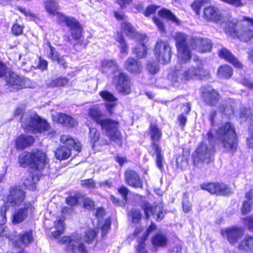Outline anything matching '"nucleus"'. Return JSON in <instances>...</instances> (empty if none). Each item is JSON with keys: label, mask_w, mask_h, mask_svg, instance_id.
Listing matches in <instances>:
<instances>
[{"label": "nucleus", "mask_w": 253, "mask_h": 253, "mask_svg": "<svg viewBox=\"0 0 253 253\" xmlns=\"http://www.w3.org/2000/svg\"><path fill=\"white\" fill-rule=\"evenodd\" d=\"M87 113L91 120L100 126L101 129L106 133L105 134H101L95 127L89 128L88 136L92 148L96 146L109 145L110 143L107 136L110 141L118 142L120 146L122 145L123 136L119 129L120 123L118 121L109 118L102 119L103 114L98 108L91 107L88 109Z\"/></svg>", "instance_id": "nucleus-1"}, {"label": "nucleus", "mask_w": 253, "mask_h": 253, "mask_svg": "<svg viewBox=\"0 0 253 253\" xmlns=\"http://www.w3.org/2000/svg\"><path fill=\"white\" fill-rule=\"evenodd\" d=\"M19 165L26 168L29 167L30 169L29 177L23 180V184L25 188L34 191L36 189V183L40 180V175L38 172H42L47 163L46 154L42 150L36 149L31 152L24 151L18 157Z\"/></svg>", "instance_id": "nucleus-2"}, {"label": "nucleus", "mask_w": 253, "mask_h": 253, "mask_svg": "<svg viewBox=\"0 0 253 253\" xmlns=\"http://www.w3.org/2000/svg\"><path fill=\"white\" fill-rule=\"evenodd\" d=\"M253 18L246 16L240 20H228L225 22L224 31L233 39L243 42H248L253 39Z\"/></svg>", "instance_id": "nucleus-3"}, {"label": "nucleus", "mask_w": 253, "mask_h": 253, "mask_svg": "<svg viewBox=\"0 0 253 253\" xmlns=\"http://www.w3.org/2000/svg\"><path fill=\"white\" fill-rule=\"evenodd\" d=\"M45 8L47 12L50 14H56L57 22L60 25L64 24L71 31V35L75 41L80 40L83 35V28L79 21L75 17L66 16L63 13L56 11L58 6L53 0H47Z\"/></svg>", "instance_id": "nucleus-4"}, {"label": "nucleus", "mask_w": 253, "mask_h": 253, "mask_svg": "<svg viewBox=\"0 0 253 253\" xmlns=\"http://www.w3.org/2000/svg\"><path fill=\"white\" fill-rule=\"evenodd\" d=\"M216 138L222 147L234 154L239 148V137L232 123L226 122L221 124L215 131Z\"/></svg>", "instance_id": "nucleus-5"}, {"label": "nucleus", "mask_w": 253, "mask_h": 253, "mask_svg": "<svg viewBox=\"0 0 253 253\" xmlns=\"http://www.w3.org/2000/svg\"><path fill=\"white\" fill-rule=\"evenodd\" d=\"M147 134L151 140L150 147L153 152H150L151 155L156 157V165L160 170L164 169L163 163L165 162L164 154L159 142L161 140L163 132L156 123H151L147 130Z\"/></svg>", "instance_id": "nucleus-6"}, {"label": "nucleus", "mask_w": 253, "mask_h": 253, "mask_svg": "<svg viewBox=\"0 0 253 253\" xmlns=\"http://www.w3.org/2000/svg\"><path fill=\"white\" fill-rule=\"evenodd\" d=\"M21 126L25 131L34 134L42 133L49 130L50 124L37 113L31 114L21 118Z\"/></svg>", "instance_id": "nucleus-7"}, {"label": "nucleus", "mask_w": 253, "mask_h": 253, "mask_svg": "<svg viewBox=\"0 0 253 253\" xmlns=\"http://www.w3.org/2000/svg\"><path fill=\"white\" fill-rule=\"evenodd\" d=\"M175 40L178 59L183 63L189 62L192 58V52L187 42V36L182 33H178L175 35Z\"/></svg>", "instance_id": "nucleus-8"}, {"label": "nucleus", "mask_w": 253, "mask_h": 253, "mask_svg": "<svg viewBox=\"0 0 253 253\" xmlns=\"http://www.w3.org/2000/svg\"><path fill=\"white\" fill-rule=\"evenodd\" d=\"M154 54L157 61L163 65L169 63L172 55V47L166 40H158L154 48Z\"/></svg>", "instance_id": "nucleus-9"}, {"label": "nucleus", "mask_w": 253, "mask_h": 253, "mask_svg": "<svg viewBox=\"0 0 253 253\" xmlns=\"http://www.w3.org/2000/svg\"><path fill=\"white\" fill-rule=\"evenodd\" d=\"M200 98L204 104L211 107H216L221 99L219 91L211 85H203L200 89Z\"/></svg>", "instance_id": "nucleus-10"}, {"label": "nucleus", "mask_w": 253, "mask_h": 253, "mask_svg": "<svg viewBox=\"0 0 253 253\" xmlns=\"http://www.w3.org/2000/svg\"><path fill=\"white\" fill-rule=\"evenodd\" d=\"M210 77L209 71L205 69L203 64L200 63L196 67L192 66L187 68L181 73V83L185 84L196 79L203 80Z\"/></svg>", "instance_id": "nucleus-11"}, {"label": "nucleus", "mask_w": 253, "mask_h": 253, "mask_svg": "<svg viewBox=\"0 0 253 253\" xmlns=\"http://www.w3.org/2000/svg\"><path fill=\"white\" fill-rule=\"evenodd\" d=\"M211 150L204 142L202 141L192 154V164L197 167L200 164H209L211 162Z\"/></svg>", "instance_id": "nucleus-12"}, {"label": "nucleus", "mask_w": 253, "mask_h": 253, "mask_svg": "<svg viewBox=\"0 0 253 253\" xmlns=\"http://www.w3.org/2000/svg\"><path fill=\"white\" fill-rule=\"evenodd\" d=\"M113 15L118 21L125 20L121 23L120 26L121 31L123 32L127 37L133 40L140 37V34L136 30L134 27L130 22L126 20L127 16L123 12L114 11Z\"/></svg>", "instance_id": "nucleus-13"}, {"label": "nucleus", "mask_w": 253, "mask_h": 253, "mask_svg": "<svg viewBox=\"0 0 253 253\" xmlns=\"http://www.w3.org/2000/svg\"><path fill=\"white\" fill-rule=\"evenodd\" d=\"M113 82L118 92L124 95L131 92V79L129 76L124 72H120L113 77Z\"/></svg>", "instance_id": "nucleus-14"}, {"label": "nucleus", "mask_w": 253, "mask_h": 253, "mask_svg": "<svg viewBox=\"0 0 253 253\" xmlns=\"http://www.w3.org/2000/svg\"><path fill=\"white\" fill-rule=\"evenodd\" d=\"M200 188L211 195L227 196L232 193L230 187L223 182H204L200 184Z\"/></svg>", "instance_id": "nucleus-15"}, {"label": "nucleus", "mask_w": 253, "mask_h": 253, "mask_svg": "<svg viewBox=\"0 0 253 253\" xmlns=\"http://www.w3.org/2000/svg\"><path fill=\"white\" fill-rule=\"evenodd\" d=\"M29 79L25 78L14 73H11L6 79L5 85L11 92H17L28 87Z\"/></svg>", "instance_id": "nucleus-16"}, {"label": "nucleus", "mask_w": 253, "mask_h": 253, "mask_svg": "<svg viewBox=\"0 0 253 253\" xmlns=\"http://www.w3.org/2000/svg\"><path fill=\"white\" fill-rule=\"evenodd\" d=\"M77 241L73 239L71 236L66 235L61 237L58 243L62 245H66L65 250L70 253H88V250L85 244L80 242L76 244Z\"/></svg>", "instance_id": "nucleus-17"}, {"label": "nucleus", "mask_w": 253, "mask_h": 253, "mask_svg": "<svg viewBox=\"0 0 253 253\" xmlns=\"http://www.w3.org/2000/svg\"><path fill=\"white\" fill-rule=\"evenodd\" d=\"M220 234L225 238L228 243L232 246L237 244L244 235V230L241 227L233 225L220 231Z\"/></svg>", "instance_id": "nucleus-18"}, {"label": "nucleus", "mask_w": 253, "mask_h": 253, "mask_svg": "<svg viewBox=\"0 0 253 253\" xmlns=\"http://www.w3.org/2000/svg\"><path fill=\"white\" fill-rule=\"evenodd\" d=\"M26 198V193L23 190L16 186L10 188L8 194L6 196L5 204H8L11 206H19L24 201Z\"/></svg>", "instance_id": "nucleus-19"}, {"label": "nucleus", "mask_w": 253, "mask_h": 253, "mask_svg": "<svg viewBox=\"0 0 253 253\" xmlns=\"http://www.w3.org/2000/svg\"><path fill=\"white\" fill-rule=\"evenodd\" d=\"M142 208L144 212L145 218L148 220L150 217V214L152 215L156 213V220L161 221L165 217V212L163 207L158 204L151 205L148 202H143Z\"/></svg>", "instance_id": "nucleus-20"}, {"label": "nucleus", "mask_w": 253, "mask_h": 253, "mask_svg": "<svg viewBox=\"0 0 253 253\" xmlns=\"http://www.w3.org/2000/svg\"><path fill=\"white\" fill-rule=\"evenodd\" d=\"M190 45L193 49H196L199 52L206 53L211 50L213 43L207 38L194 37L191 40Z\"/></svg>", "instance_id": "nucleus-21"}, {"label": "nucleus", "mask_w": 253, "mask_h": 253, "mask_svg": "<svg viewBox=\"0 0 253 253\" xmlns=\"http://www.w3.org/2000/svg\"><path fill=\"white\" fill-rule=\"evenodd\" d=\"M35 210L34 206L31 202L24 204V207L18 209L12 215V222L18 224L25 220L29 214H33Z\"/></svg>", "instance_id": "nucleus-22"}, {"label": "nucleus", "mask_w": 253, "mask_h": 253, "mask_svg": "<svg viewBox=\"0 0 253 253\" xmlns=\"http://www.w3.org/2000/svg\"><path fill=\"white\" fill-rule=\"evenodd\" d=\"M126 183L134 189H143V181L137 171L131 169H127L124 173Z\"/></svg>", "instance_id": "nucleus-23"}, {"label": "nucleus", "mask_w": 253, "mask_h": 253, "mask_svg": "<svg viewBox=\"0 0 253 253\" xmlns=\"http://www.w3.org/2000/svg\"><path fill=\"white\" fill-rule=\"evenodd\" d=\"M34 240L32 230L24 231L18 234L17 239L12 242L14 247L20 249L22 246L28 247Z\"/></svg>", "instance_id": "nucleus-24"}, {"label": "nucleus", "mask_w": 253, "mask_h": 253, "mask_svg": "<svg viewBox=\"0 0 253 253\" xmlns=\"http://www.w3.org/2000/svg\"><path fill=\"white\" fill-rule=\"evenodd\" d=\"M203 17L207 22L218 23L222 20V15L218 7L210 5L204 8Z\"/></svg>", "instance_id": "nucleus-25"}, {"label": "nucleus", "mask_w": 253, "mask_h": 253, "mask_svg": "<svg viewBox=\"0 0 253 253\" xmlns=\"http://www.w3.org/2000/svg\"><path fill=\"white\" fill-rule=\"evenodd\" d=\"M217 54L220 59H224L225 61L231 64L235 68L237 69L243 68L241 62L227 48L222 47L218 51Z\"/></svg>", "instance_id": "nucleus-26"}, {"label": "nucleus", "mask_w": 253, "mask_h": 253, "mask_svg": "<svg viewBox=\"0 0 253 253\" xmlns=\"http://www.w3.org/2000/svg\"><path fill=\"white\" fill-rule=\"evenodd\" d=\"M138 59L133 57H128L125 61L124 69L131 74H140L142 70V66L141 62Z\"/></svg>", "instance_id": "nucleus-27"}, {"label": "nucleus", "mask_w": 253, "mask_h": 253, "mask_svg": "<svg viewBox=\"0 0 253 253\" xmlns=\"http://www.w3.org/2000/svg\"><path fill=\"white\" fill-rule=\"evenodd\" d=\"M35 141V139L33 136L21 134L14 140L15 148L17 150H23L32 146Z\"/></svg>", "instance_id": "nucleus-28"}, {"label": "nucleus", "mask_w": 253, "mask_h": 253, "mask_svg": "<svg viewBox=\"0 0 253 253\" xmlns=\"http://www.w3.org/2000/svg\"><path fill=\"white\" fill-rule=\"evenodd\" d=\"M57 122L62 126L73 128L78 125V121L72 116L64 113L57 114Z\"/></svg>", "instance_id": "nucleus-29"}, {"label": "nucleus", "mask_w": 253, "mask_h": 253, "mask_svg": "<svg viewBox=\"0 0 253 253\" xmlns=\"http://www.w3.org/2000/svg\"><path fill=\"white\" fill-rule=\"evenodd\" d=\"M157 226L154 223L151 222L147 228L146 232L138 241V244L136 247V251L137 253H148L145 249V241L147 239L149 234L154 230H156Z\"/></svg>", "instance_id": "nucleus-30"}, {"label": "nucleus", "mask_w": 253, "mask_h": 253, "mask_svg": "<svg viewBox=\"0 0 253 253\" xmlns=\"http://www.w3.org/2000/svg\"><path fill=\"white\" fill-rule=\"evenodd\" d=\"M246 200L243 201L240 211L242 215L249 214L253 209V190L250 189L245 194Z\"/></svg>", "instance_id": "nucleus-31"}, {"label": "nucleus", "mask_w": 253, "mask_h": 253, "mask_svg": "<svg viewBox=\"0 0 253 253\" xmlns=\"http://www.w3.org/2000/svg\"><path fill=\"white\" fill-rule=\"evenodd\" d=\"M60 141L63 144L62 146H66L67 148H71V149L73 148L78 152H81L82 151L80 142L76 141L71 136L66 134L61 135Z\"/></svg>", "instance_id": "nucleus-32"}, {"label": "nucleus", "mask_w": 253, "mask_h": 253, "mask_svg": "<svg viewBox=\"0 0 253 253\" xmlns=\"http://www.w3.org/2000/svg\"><path fill=\"white\" fill-rule=\"evenodd\" d=\"M237 248L243 253H253V236H246L239 243Z\"/></svg>", "instance_id": "nucleus-33"}, {"label": "nucleus", "mask_w": 253, "mask_h": 253, "mask_svg": "<svg viewBox=\"0 0 253 253\" xmlns=\"http://www.w3.org/2000/svg\"><path fill=\"white\" fill-rule=\"evenodd\" d=\"M122 31H117L115 33L114 40L119 43L120 52L125 55L128 53L129 46L124 36Z\"/></svg>", "instance_id": "nucleus-34"}, {"label": "nucleus", "mask_w": 253, "mask_h": 253, "mask_svg": "<svg viewBox=\"0 0 253 253\" xmlns=\"http://www.w3.org/2000/svg\"><path fill=\"white\" fill-rule=\"evenodd\" d=\"M122 31H117L115 33L114 40L119 43L120 52L125 55L128 53L129 46L124 36Z\"/></svg>", "instance_id": "nucleus-35"}, {"label": "nucleus", "mask_w": 253, "mask_h": 253, "mask_svg": "<svg viewBox=\"0 0 253 253\" xmlns=\"http://www.w3.org/2000/svg\"><path fill=\"white\" fill-rule=\"evenodd\" d=\"M158 14L160 17L165 19L179 26L181 24L180 20L169 10L166 8H162L158 11Z\"/></svg>", "instance_id": "nucleus-36"}, {"label": "nucleus", "mask_w": 253, "mask_h": 253, "mask_svg": "<svg viewBox=\"0 0 253 253\" xmlns=\"http://www.w3.org/2000/svg\"><path fill=\"white\" fill-rule=\"evenodd\" d=\"M151 241L155 248L164 247L168 244V239L166 235L158 232L152 236Z\"/></svg>", "instance_id": "nucleus-37"}, {"label": "nucleus", "mask_w": 253, "mask_h": 253, "mask_svg": "<svg viewBox=\"0 0 253 253\" xmlns=\"http://www.w3.org/2000/svg\"><path fill=\"white\" fill-rule=\"evenodd\" d=\"M71 148L60 145L55 151V157L60 161L68 159L71 155Z\"/></svg>", "instance_id": "nucleus-38"}, {"label": "nucleus", "mask_w": 253, "mask_h": 253, "mask_svg": "<svg viewBox=\"0 0 253 253\" xmlns=\"http://www.w3.org/2000/svg\"><path fill=\"white\" fill-rule=\"evenodd\" d=\"M147 51V47L143 42L137 43L135 46L132 49V53L135 55L136 58L138 59L146 58Z\"/></svg>", "instance_id": "nucleus-39"}, {"label": "nucleus", "mask_w": 253, "mask_h": 253, "mask_svg": "<svg viewBox=\"0 0 253 253\" xmlns=\"http://www.w3.org/2000/svg\"><path fill=\"white\" fill-rule=\"evenodd\" d=\"M233 70L231 66L227 64L220 65L217 71V75L218 77L224 79H229L233 75Z\"/></svg>", "instance_id": "nucleus-40"}, {"label": "nucleus", "mask_w": 253, "mask_h": 253, "mask_svg": "<svg viewBox=\"0 0 253 253\" xmlns=\"http://www.w3.org/2000/svg\"><path fill=\"white\" fill-rule=\"evenodd\" d=\"M69 80L65 77L60 76L52 79L47 86L49 87H63L68 85Z\"/></svg>", "instance_id": "nucleus-41"}, {"label": "nucleus", "mask_w": 253, "mask_h": 253, "mask_svg": "<svg viewBox=\"0 0 253 253\" xmlns=\"http://www.w3.org/2000/svg\"><path fill=\"white\" fill-rule=\"evenodd\" d=\"M98 230L96 228H88L84 231V242L87 244H91L98 235Z\"/></svg>", "instance_id": "nucleus-42"}, {"label": "nucleus", "mask_w": 253, "mask_h": 253, "mask_svg": "<svg viewBox=\"0 0 253 253\" xmlns=\"http://www.w3.org/2000/svg\"><path fill=\"white\" fill-rule=\"evenodd\" d=\"M55 226L57 228H60V229L52 232L51 234L53 238L58 239L63 233L64 231L65 227L63 220L61 218L57 219L56 221Z\"/></svg>", "instance_id": "nucleus-43"}, {"label": "nucleus", "mask_w": 253, "mask_h": 253, "mask_svg": "<svg viewBox=\"0 0 253 253\" xmlns=\"http://www.w3.org/2000/svg\"><path fill=\"white\" fill-rule=\"evenodd\" d=\"M128 215L131 218L132 223L138 224L141 220L142 215L139 209H132L128 212Z\"/></svg>", "instance_id": "nucleus-44"}, {"label": "nucleus", "mask_w": 253, "mask_h": 253, "mask_svg": "<svg viewBox=\"0 0 253 253\" xmlns=\"http://www.w3.org/2000/svg\"><path fill=\"white\" fill-rule=\"evenodd\" d=\"M24 28V25L18 24L16 19L11 27V34L15 37L19 36L23 34Z\"/></svg>", "instance_id": "nucleus-45"}, {"label": "nucleus", "mask_w": 253, "mask_h": 253, "mask_svg": "<svg viewBox=\"0 0 253 253\" xmlns=\"http://www.w3.org/2000/svg\"><path fill=\"white\" fill-rule=\"evenodd\" d=\"M207 3L206 0H196L191 3V6L195 14L197 15H199L202 7Z\"/></svg>", "instance_id": "nucleus-46"}, {"label": "nucleus", "mask_w": 253, "mask_h": 253, "mask_svg": "<svg viewBox=\"0 0 253 253\" xmlns=\"http://www.w3.org/2000/svg\"><path fill=\"white\" fill-rule=\"evenodd\" d=\"M169 77L172 84L181 83V73L179 69H174L169 74Z\"/></svg>", "instance_id": "nucleus-47"}, {"label": "nucleus", "mask_w": 253, "mask_h": 253, "mask_svg": "<svg viewBox=\"0 0 253 253\" xmlns=\"http://www.w3.org/2000/svg\"><path fill=\"white\" fill-rule=\"evenodd\" d=\"M99 95L104 100L108 102H116L118 100L117 97L107 90L101 91Z\"/></svg>", "instance_id": "nucleus-48"}, {"label": "nucleus", "mask_w": 253, "mask_h": 253, "mask_svg": "<svg viewBox=\"0 0 253 253\" xmlns=\"http://www.w3.org/2000/svg\"><path fill=\"white\" fill-rule=\"evenodd\" d=\"M9 205L4 203L0 207V224H5L7 221L6 212L9 209Z\"/></svg>", "instance_id": "nucleus-49"}, {"label": "nucleus", "mask_w": 253, "mask_h": 253, "mask_svg": "<svg viewBox=\"0 0 253 253\" xmlns=\"http://www.w3.org/2000/svg\"><path fill=\"white\" fill-rule=\"evenodd\" d=\"M80 184L82 187L86 189H94L96 187V183L91 178L81 180Z\"/></svg>", "instance_id": "nucleus-50"}, {"label": "nucleus", "mask_w": 253, "mask_h": 253, "mask_svg": "<svg viewBox=\"0 0 253 253\" xmlns=\"http://www.w3.org/2000/svg\"><path fill=\"white\" fill-rule=\"evenodd\" d=\"M76 195H79L69 196L67 197L65 199L66 203L72 207L78 205L79 199L83 198L84 196L79 194H76Z\"/></svg>", "instance_id": "nucleus-51"}, {"label": "nucleus", "mask_w": 253, "mask_h": 253, "mask_svg": "<svg viewBox=\"0 0 253 253\" xmlns=\"http://www.w3.org/2000/svg\"><path fill=\"white\" fill-rule=\"evenodd\" d=\"M160 5L151 4L146 7L143 11V15L146 17H149L151 15L155 14L157 10L160 7Z\"/></svg>", "instance_id": "nucleus-52"}, {"label": "nucleus", "mask_w": 253, "mask_h": 253, "mask_svg": "<svg viewBox=\"0 0 253 253\" xmlns=\"http://www.w3.org/2000/svg\"><path fill=\"white\" fill-rule=\"evenodd\" d=\"M117 191L122 196L123 200L127 203L129 193L128 188L126 186L122 185L117 188Z\"/></svg>", "instance_id": "nucleus-53"}, {"label": "nucleus", "mask_w": 253, "mask_h": 253, "mask_svg": "<svg viewBox=\"0 0 253 253\" xmlns=\"http://www.w3.org/2000/svg\"><path fill=\"white\" fill-rule=\"evenodd\" d=\"M46 45L49 48V51L47 55V57L52 61L60 54L49 41L46 42Z\"/></svg>", "instance_id": "nucleus-54"}, {"label": "nucleus", "mask_w": 253, "mask_h": 253, "mask_svg": "<svg viewBox=\"0 0 253 253\" xmlns=\"http://www.w3.org/2000/svg\"><path fill=\"white\" fill-rule=\"evenodd\" d=\"M83 207L87 210L91 211L95 209V202L88 197H83Z\"/></svg>", "instance_id": "nucleus-55"}, {"label": "nucleus", "mask_w": 253, "mask_h": 253, "mask_svg": "<svg viewBox=\"0 0 253 253\" xmlns=\"http://www.w3.org/2000/svg\"><path fill=\"white\" fill-rule=\"evenodd\" d=\"M111 222L109 218L106 219L101 227V236L104 237L106 236L111 228Z\"/></svg>", "instance_id": "nucleus-56"}, {"label": "nucleus", "mask_w": 253, "mask_h": 253, "mask_svg": "<svg viewBox=\"0 0 253 253\" xmlns=\"http://www.w3.org/2000/svg\"><path fill=\"white\" fill-rule=\"evenodd\" d=\"M109 198L115 206L125 208L126 205V202H124L123 200H122L119 198L116 197L114 195H110Z\"/></svg>", "instance_id": "nucleus-57"}, {"label": "nucleus", "mask_w": 253, "mask_h": 253, "mask_svg": "<svg viewBox=\"0 0 253 253\" xmlns=\"http://www.w3.org/2000/svg\"><path fill=\"white\" fill-rule=\"evenodd\" d=\"M148 72L151 74H155L159 71L158 65L153 62H149L146 65Z\"/></svg>", "instance_id": "nucleus-58"}, {"label": "nucleus", "mask_w": 253, "mask_h": 253, "mask_svg": "<svg viewBox=\"0 0 253 253\" xmlns=\"http://www.w3.org/2000/svg\"><path fill=\"white\" fill-rule=\"evenodd\" d=\"M38 58L39 62L36 68L42 71L47 70L48 67V62L45 59H43L41 56H40Z\"/></svg>", "instance_id": "nucleus-59"}, {"label": "nucleus", "mask_w": 253, "mask_h": 253, "mask_svg": "<svg viewBox=\"0 0 253 253\" xmlns=\"http://www.w3.org/2000/svg\"><path fill=\"white\" fill-rule=\"evenodd\" d=\"M65 55L61 56L59 54L52 62H56L57 64L60 65L64 69H66L68 67V63L64 58Z\"/></svg>", "instance_id": "nucleus-60"}, {"label": "nucleus", "mask_w": 253, "mask_h": 253, "mask_svg": "<svg viewBox=\"0 0 253 253\" xmlns=\"http://www.w3.org/2000/svg\"><path fill=\"white\" fill-rule=\"evenodd\" d=\"M182 209L185 213H188L192 209V205L188 197L183 199L182 201Z\"/></svg>", "instance_id": "nucleus-61"}, {"label": "nucleus", "mask_w": 253, "mask_h": 253, "mask_svg": "<svg viewBox=\"0 0 253 253\" xmlns=\"http://www.w3.org/2000/svg\"><path fill=\"white\" fill-rule=\"evenodd\" d=\"M152 20L160 31L163 32L165 31V27L164 23L160 18L156 16H153Z\"/></svg>", "instance_id": "nucleus-62"}, {"label": "nucleus", "mask_w": 253, "mask_h": 253, "mask_svg": "<svg viewBox=\"0 0 253 253\" xmlns=\"http://www.w3.org/2000/svg\"><path fill=\"white\" fill-rule=\"evenodd\" d=\"M186 116L184 114H180L177 117V120L179 125L182 129L185 126L187 123V118Z\"/></svg>", "instance_id": "nucleus-63"}, {"label": "nucleus", "mask_w": 253, "mask_h": 253, "mask_svg": "<svg viewBox=\"0 0 253 253\" xmlns=\"http://www.w3.org/2000/svg\"><path fill=\"white\" fill-rule=\"evenodd\" d=\"M244 220L248 229L253 232V216L252 215L247 216L244 218Z\"/></svg>", "instance_id": "nucleus-64"}]
</instances>
